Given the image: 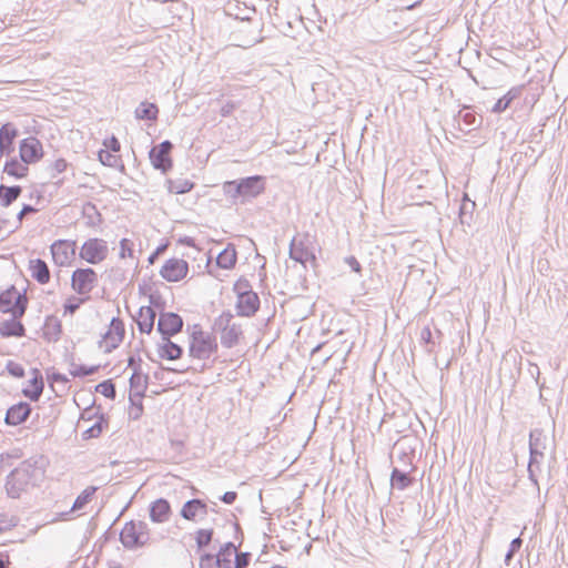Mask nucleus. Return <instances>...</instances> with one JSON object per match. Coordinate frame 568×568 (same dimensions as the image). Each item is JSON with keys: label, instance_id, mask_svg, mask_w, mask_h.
<instances>
[{"label": "nucleus", "instance_id": "1", "mask_svg": "<svg viewBox=\"0 0 568 568\" xmlns=\"http://www.w3.org/2000/svg\"><path fill=\"white\" fill-rule=\"evenodd\" d=\"M45 458L32 456L16 467L6 480V491L10 498H19L29 486H37L44 477Z\"/></svg>", "mask_w": 568, "mask_h": 568}, {"label": "nucleus", "instance_id": "2", "mask_svg": "<svg viewBox=\"0 0 568 568\" xmlns=\"http://www.w3.org/2000/svg\"><path fill=\"white\" fill-rule=\"evenodd\" d=\"M547 448V436L541 428H534L529 433V463L528 477L538 485V474Z\"/></svg>", "mask_w": 568, "mask_h": 568}, {"label": "nucleus", "instance_id": "3", "mask_svg": "<svg viewBox=\"0 0 568 568\" xmlns=\"http://www.w3.org/2000/svg\"><path fill=\"white\" fill-rule=\"evenodd\" d=\"M215 335L204 332L200 325H194L190 335L189 355L197 359H209L217 352Z\"/></svg>", "mask_w": 568, "mask_h": 568}, {"label": "nucleus", "instance_id": "4", "mask_svg": "<svg viewBox=\"0 0 568 568\" xmlns=\"http://www.w3.org/2000/svg\"><path fill=\"white\" fill-rule=\"evenodd\" d=\"M150 540L148 524L142 520L128 521L120 532V541L126 549H138Z\"/></svg>", "mask_w": 568, "mask_h": 568}, {"label": "nucleus", "instance_id": "5", "mask_svg": "<svg viewBox=\"0 0 568 568\" xmlns=\"http://www.w3.org/2000/svg\"><path fill=\"white\" fill-rule=\"evenodd\" d=\"M288 254L292 260L301 263L303 266H305L307 262H312L314 265L316 264V256L308 234H304L300 239L293 237L290 243Z\"/></svg>", "mask_w": 568, "mask_h": 568}, {"label": "nucleus", "instance_id": "6", "mask_svg": "<svg viewBox=\"0 0 568 568\" xmlns=\"http://www.w3.org/2000/svg\"><path fill=\"white\" fill-rule=\"evenodd\" d=\"M98 280V274L93 268H77L71 275V287L79 295H87L95 287Z\"/></svg>", "mask_w": 568, "mask_h": 568}, {"label": "nucleus", "instance_id": "7", "mask_svg": "<svg viewBox=\"0 0 568 568\" xmlns=\"http://www.w3.org/2000/svg\"><path fill=\"white\" fill-rule=\"evenodd\" d=\"M108 244L102 239H89L85 241L80 250V257L90 264H99L108 256Z\"/></svg>", "mask_w": 568, "mask_h": 568}, {"label": "nucleus", "instance_id": "8", "mask_svg": "<svg viewBox=\"0 0 568 568\" xmlns=\"http://www.w3.org/2000/svg\"><path fill=\"white\" fill-rule=\"evenodd\" d=\"M172 150L173 144L169 140H165L160 144L152 146L149 152V158L153 168L160 170L162 173H166L168 171H170L173 165L171 158Z\"/></svg>", "mask_w": 568, "mask_h": 568}, {"label": "nucleus", "instance_id": "9", "mask_svg": "<svg viewBox=\"0 0 568 568\" xmlns=\"http://www.w3.org/2000/svg\"><path fill=\"white\" fill-rule=\"evenodd\" d=\"M26 314V306L19 304L16 312H13L12 317L9 320H4L0 323V335L3 338L9 337H23L26 336V327L21 322V318Z\"/></svg>", "mask_w": 568, "mask_h": 568}, {"label": "nucleus", "instance_id": "10", "mask_svg": "<svg viewBox=\"0 0 568 568\" xmlns=\"http://www.w3.org/2000/svg\"><path fill=\"white\" fill-rule=\"evenodd\" d=\"M183 318L174 312H162L158 321V332L162 339L171 338L182 332Z\"/></svg>", "mask_w": 568, "mask_h": 568}, {"label": "nucleus", "instance_id": "11", "mask_svg": "<svg viewBox=\"0 0 568 568\" xmlns=\"http://www.w3.org/2000/svg\"><path fill=\"white\" fill-rule=\"evenodd\" d=\"M125 329L124 323L119 317H113L109 325V329L102 335L100 347L104 344L105 353H111L115 349L124 338Z\"/></svg>", "mask_w": 568, "mask_h": 568}, {"label": "nucleus", "instance_id": "12", "mask_svg": "<svg viewBox=\"0 0 568 568\" xmlns=\"http://www.w3.org/2000/svg\"><path fill=\"white\" fill-rule=\"evenodd\" d=\"M242 193V204L256 199L265 191V178L262 175H251L237 179Z\"/></svg>", "mask_w": 568, "mask_h": 568}, {"label": "nucleus", "instance_id": "13", "mask_svg": "<svg viewBox=\"0 0 568 568\" xmlns=\"http://www.w3.org/2000/svg\"><path fill=\"white\" fill-rule=\"evenodd\" d=\"M19 154L24 164H34L43 158L42 143L34 136L26 138L20 142Z\"/></svg>", "mask_w": 568, "mask_h": 568}, {"label": "nucleus", "instance_id": "14", "mask_svg": "<svg viewBox=\"0 0 568 568\" xmlns=\"http://www.w3.org/2000/svg\"><path fill=\"white\" fill-rule=\"evenodd\" d=\"M50 250L54 263L59 266H64L70 264L75 256L77 242L58 240L50 246Z\"/></svg>", "mask_w": 568, "mask_h": 568}, {"label": "nucleus", "instance_id": "15", "mask_svg": "<svg viewBox=\"0 0 568 568\" xmlns=\"http://www.w3.org/2000/svg\"><path fill=\"white\" fill-rule=\"evenodd\" d=\"M236 554V547L234 542L227 541L222 545L216 555L204 552L201 556V562H210L212 560L215 561L216 568H232L233 559L232 557Z\"/></svg>", "mask_w": 568, "mask_h": 568}, {"label": "nucleus", "instance_id": "16", "mask_svg": "<svg viewBox=\"0 0 568 568\" xmlns=\"http://www.w3.org/2000/svg\"><path fill=\"white\" fill-rule=\"evenodd\" d=\"M189 273V263L181 258L168 260L161 271V276L168 282H179L186 277Z\"/></svg>", "mask_w": 568, "mask_h": 568}, {"label": "nucleus", "instance_id": "17", "mask_svg": "<svg viewBox=\"0 0 568 568\" xmlns=\"http://www.w3.org/2000/svg\"><path fill=\"white\" fill-rule=\"evenodd\" d=\"M209 505L199 498H193L184 503L180 510V516L189 521H196L204 519L209 514Z\"/></svg>", "mask_w": 568, "mask_h": 568}, {"label": "nucleus", "instance_id": "18", "mask_svg": "<svg viewBox=\"0 0 568 568\" xmlns=\"http://www.w3.org/2000/svg\"><path fill=\"white\" fill-rule=\"evenodd\" d=\"M19 304L28 308V297L19 293L13 286L0 294V312L13 314Z\"/></svg>", "mask_w": 568, "mask_h": 568}, {"label": "nucleus", "instance_id": "19", "mask_svg": "<svg viewBox=\"0 0 568 568\" xmlns=\"http://www.w3.org/2000/svg\"><path fill=\"white\" fill-rule=\"evenodd\" d=\"M32 413V407L27 402H20L7 409L4 423L8 426H19L27 422Z\"/></svg>", "mask_w": 568, "mask_h": 568}, {"label": "nucleus", "instance_id": "20", "mask_svg": "<svg viewBox=\"0 0 568 568\" xmlns=\"http://www.w3.org/2000/svg\"><path fill=\"white\" fill-rule=\"evenodd\" d=\"M236 298L235 308L239 316L252 317L260 308V297L255 292L245 295L242 293V295Z\"/></svg>", "mask_w": 568, "mask_h": 568}, {"label": "nucleus", "instance_id": "21", "mask_svg": "<svg viewBox=\"0 0 568 568\" xmlns=\"http://www.w3.org/2000/svg\"><path fill=\"white\" fill-rule=\"evenodd\" d=\"M19 135L17 126L7 122L0 128V152L9 156L14 151V141Z\"/></svg>", "mask_w": 568, "mask_h": 568}, {"label": "nucleus", "instance_id": "22", "mask_svg": "<svg viewBox=\"0 0 568 568\" xmlns=\"http://www.w3.org/2000/svg\"><path fill=\"white\" fill-rule=\"evenodd\" d=\"M149 511L151 520L156 524L166 523L172 515L171 505L165 498L151 503Z\"/></svg>", "mask_w": 568, "mask_h": 568}, {"label": "nucleus", "instance_id": "23", "mask_svg": "<svg viewBox=\"0 0 568 568\" xmlns=\"http://www.w3.org/2000/svg\"><path fill=\"white\" fill-rule=\"evenodd\" d=\"M415 467L399 468L394 467L390 474V485L398 490H405L413 485L414 478L409 475Z\"/></svg>", "mask_w": 568, "mask_h": 568}, {"label": "nucleus", "instance_id": "24", "mask_svg": "<svg viewBox=\"0 0 568 568\" xmlns=\"http://www.w3.org/2000/svg\"><path fill=\"white\" fill-rule=\"evenodd\" d=\"M44 382L43 376L38 368L32 369V378L30 379V387L23 388L22 394L24 397L32 402H38L43 393Z\"/></svg>", "mask_w": 568, "mask_h": 568}, {"label": "nucleus", "instance_id": "25", "mask_svg": "<svg viewBox=\"0 0 568 568\" xmlns=\"http://www.w3.org/2000/svg\"><path fill=\"white\" fill-rule=\"evenodd\" d=\"M156 312L152 306H142L135 320L139 331L142 334H150L153 329Z\"/></svg>", "mask_w": 568, "mask_h": 568}, {"label": "nucleus", "instance_id": "26", "mask_svg": "<svg viewBox=\"0 0 568 568\" xmlns=\"http://www.w3.org/2000/svg\"><path fill=\"white\" fill-rule=\"evenodd\" d=\"M184 349L179 344L171 341V338L162 339L158 344V354L162 359L176 361L183 356Z\"/></svg>", "mask_w": 568, "mask_h": 568}, {"label": "nucleus", "instance_id": "27", "mask_svg": "<svg viewBox=\"0 0 568 568\" xmlns=\"http://www.w3.org/2000/svg\"><path fill=\"white\" fill-rule=\"evenodd\" d=\"M42 331L44 339L49 343H57L62 335V323L54 315L47 316Z\"/></svg>", "mask_w": 568, "mask_h": 568}, {"label": "nucleus", "instance_id": "28", "mask_svg": "<svg viewBox=\"0 0 568 568\" xmlns=\"http://www.w3.org/2000/svg\"><path fill=\"white\" fill-rule=\"evenodd\" d=\"M220 335L222 346L225 348H232L236 346L240 343V339L243 337L242 325L234 323L224 332L220 333Z\"/></svg>", "mask_w": 568, "mask_h": 568}, {"label": "nucleus", "instance_id": "29", "mask_svg": "<svg viewBox=\"0 0 568 568\" xmlns=\"http://www.w3.org/2000/svg\"><path fill=\"white\" fill-rule=\"evenodd\" d=\"M29 270L32 278L39 284H47L50 282V270L45 261L41 258L31 260Z\"/></svg>", "mask_w": 568, "mask_h": 568}, {"label": "nucleus", "instance_id": "30", "mask_svg": "<svg viewBox=\"0 0 568 568\" xmlns=\"http://www.w3.org/2000/svg\"><path fill=\"white\" fill-rule=\"evenodd\" d=\"M396 454L398 462L402 464L403 468H410L413 466L414 459V449L410 446H405V438L398 440L393 447V455Z\"/></svg>", "mask_w": 568, "mask_h": 568}, {"label": "nucleus", "instance_id": "31", "mask_svg": "<svg viewBox=\"0 0 568 568\" xmlns=\"http://www.w3.org/2000/svg\"><path fill=\"white\" fill-rule=\"evenodd\" d=\"M237 262V253L234 244H227V246L220 252L216 257V265L223 270H232L235 267Z\"/></svg>", "mask_w": 568, "mask_h": 568}, {"label": "nucleus", "instance_id": "32", "mask_svg": "<svg viewBox=\"0 0 568 568\" xmlns=\"http://www.w3.org/2000/svg\"><path fill=\"white\" fill-rule=\"evenodd\" d=\"M521 91H523V87L511 88L504 97H501L500 99H498L496 101L491 111L494 113H501V112L506 111L510 106L511 102L515 99L519 98V95L521 94Z\"/></svg>", "mask_w": 568, "mask_h": 568}, {"label": "nucleus", "instance_id": "33", "mask_svg": "<svg viewBox=\"0 0 568 568\" xmlns=\"http://www.w3.org/2000/svg\"><path fill=\"white\" fill-rule=\"evenodd\" d=\"M0 205L3 207L10 206L22 193V187L20 185L7 186L4 184H0Z\"/></svg>", "mask_w": 568, "mask_h": 568}, {"label": "nucleus", "instance_id": "34", "mask_svg": "<svg viewBox=\"0 0 568 568\" xmlns=\"http://www.w3.org/2000/svg\"><path fill=\"white\" fill-rule=\"evenodd\" d=\"M476 207V203L471 201L465 193L462 204L459 206V221L463 225L470 226L473 223V214Z\"/></svg>", "mask_w": 568, "mask_h": 568}, {"label": "nucleus", "instance_id": "35", "mask_svg": "<svg viewBox=\"0 0 568 568\" xmlns=\"http://www.w3.org/2000/svg\"><path fill=\"white\" fill-rule=\"evenodd\" d=\"M28 164L13 158L8 160L4 164L3 172L16 179H22L28 174Z\"/></svg>", "mask_w": 568, "mask_h": 568}, {"label": "nucleus", "instance_id": "36", "mask_svg": "<svg viewBox=\"0 0 568 568\" xmlns=\"http://www.w3.org/2000/svg\"><path fill=\"white\" fill-rule=\"evenodd\" d=\"M158 105L148 101L141 102L135 109V116L140 120L155 121L158 119Z\"/></svg>", "mask_w": 568, "mask_h": 568}, {"label": "nucleus", "instance_id": "37", "mask_svg": "<svg viewBox=\"0 0 568 568\" xmlns=\"http://www.w3.org/2000/svg\"><path fill=\"white\" fill-rule=\"evenodd\" d=\"M129 382H130V392H138V393L144 395V393L148 388L149 376L143 375L140 369V365H138V367L134 368V372L131 375Z\"/></svg>", "mask_w": 568, "mask_h": 568}, {"label": "nucleus", "instance_id": "38", "mask_svg": "<svg viewBox=\"0 0 568 568\" xmlns=\"http://www.w3.org/2000/svg\"><path fill=\"white\" fill-rule=\"evenodd\" d=\"M108 426H109L108 418H105L104 415L101 414V415H99V417L94 422V424L91 425L90 427H88L82 433V438L85 440L91 439V438H98Z\"/></svg>", "mask_w": 568, "mask_h": 568}, {"label": "nucleus", "instance_id": "39", "mask_svg": "<svg viewBox=\"0 0 568 568\" xmlns=\"http://www.w3.org/2000/svg\"><path fill=\"white\" fill-rule=\"evenodd\" d=\"M83 217L87 220L88 226H97L102 222V215L95 204L92 202L84 203L82 207Z\"/></svg>", "mask_w": 568, "mask_h": 568}, {"label": "nucleus", "instance_id": "40", "mask_svg": "<svg viewBox=\"0 0 568 568\" xmlns=\"http://www.w3.org/2000/svg\"><path fill=\"white\" fill-rule=\"evenodd\" d=\"M143 394L138 392H130L129 400L131 406L129 409V417L133 420H138L143 414Z\"/></svg>", "mask_w": 568, "mask_h": 568}, {"label": "nucleus", "instance_id": "41", "mask_svg": "<svg viewBox=\"0 0 568 568\" xmlns=\"http://www.w3.org/2000/svg\"><path fill=\"white\" fill-rule=\"evenodd\" d=\"M224 195L231 200L233 204H242V193L237 180L226 181L222 185Z\"/></svg>", "mask_w": 568, "mask_h": 568}, {"label": "nucleus", "instance_id": "42", "mask_svg": "<svg viewBox=\"0 0 568 568\" xmlns=\"http://www.w3.org/2000/svg\"><path fill=\"white\" fill-rule=\"evenodd\" d=\"M97 491V487L89 486L87 487L74 500L70 513H75L82 510L91 500L93 495Z\"/></svg>", "mask_w": 568, "mask_h": 568}, {"label": "nucleus", "instance_id": "43", "mask_svg": "<svg viewBox=\"0 0 568 568\" xmlns=\"http://www.w3.org/2000/svg\"><path fill=\"white\" fill-rule=\"evenodd\" d=\"M214 529H197L194 534L195 544L199 550L205 549L213 540Z\"/></svg>", "mask_w": 568, "mask_h": 568}, {"label": "nucleus", "instance_id": "44", "mask_svg": "<svg viewBox=\"0 0 568 568\" xmlns=\"http://www.w3.org/2000/svg\"><path fill=\"white\" fill-rule=\"evenodd\" d=\"M193 187H194V183L189 180L179 179V180H174V181L173 180L169 181V192L170 193L184 194V193L192 191Z\"/></svg>", "mask_w": 568, "mask_h": 568}, {"label": "nucleus", "instance_id": "45", "mask_svg": "<svg viewBox=\"0 0 568 568\" xmlns=\"http://www.w3.org/2000/svg\"><path fill=\"white\" fill-rule=\"evenodd\" d=\"M233 320L234 315L230 311H224L219 317L214 320L213 329L222 333L235 323Z\"/></svg>", "mask_w": 568, "mask_h": 568}, {"label": "nucleus", "instance_id": "46", "mask_svg": "<svg viewBox=\"0 0 568 568\" xmlns=\"http://www.w3.org/2000/svg\"><path fill=\"white\" fill-rule=\"evenodd\" d=\"M99 368H100V365L85 366V365L72 364V368L70 369V374L73 377H85V376L94 375L95 373H98Z\"/></svg>", "mask_w": 568, "mask_h": 568}, {"label": "nucleus", "instance_id": "47", "mask_svg": "<svg viewBox=\"0 0 568 568\" xmlns=\"http://www.w3.org/2000/svg\"><path fill=\"white\" fill-rule=\"evenodd\" d=\"M95 390L109 399H114L116 396L115 384L112 379L101 382L95 386Z\"/></svg>", "mask_w": 568, "mask_h": 568}, {"label": "nucleus", "instance_id": "48", "mask_svg": "<svg viewBox=\"0 0 568 568\" xmlns=\"http://www.w3.org/2000/svg\"><path fill=\"white\" fill-rule=\"evenodd\" d=\"M98 156L103 165L110 168L118 166V163L120 161L119 156L114 155L112 152L108 150H100Z\"/></svg>", "mask_w": 568, "mask_h": 568}, {"label": "nucleus", "instance_id": "49", "mask_svg": "<svg viewBox=\"0 0 568 568\" xmlns=\"http://www.w3.org/2000/svg\"><path fill=\"white\" fill-rule=\"evenodd\" d=\"M19 523L16 516H9L8 514L0 513V534L11 530Z\"/></svg>", "mask_w": 568, "mask_h": 568}, {"label": "nucleus", "instance_id": "50", "mask_svg": "<svg viewBox=\"0 0 568 568\" xmlns=\"http://www.w3.org/2000/svg\"><path fill=\"white\" fill-rule=\"evenodd\" d=\"M233 291L236 294V297L242 295V292L244 295L254 292L248 280L245 277H241L234 283Z\"/></svg>", "mask_w": 568, "mask_h": 568}, {"label": "nucleus", "instance_id": "51", "mask_svg": "<svg viewBox=\"0 0 568 568\" xmlns=\"http://www.w3.org/2000/svg\"><path fill=\"white\" fill-rule=\"evenodd\" d=\"M420 341L428 353L434 351L435 342L433 341V333L428 326L424 327L420 332Z\"/></svg>", "mask_w": 568, "mask_h": 568}, {"label": "nucleus", "instance_id": "52", "mask_svg": "<svg viewBox=\"0 0 568 568\" xmlns=\"http://www.w3.org/2000/svg\"><path fill=\"white\" fill-rule=\"evenodd\" d=\"M523 545V539L520 537L514 538L509 545L508 551L505 555V564L510 565L511 559L515 554L520 549Z\"/></svg>", "mask_w": 568, "mask_h": 568}, {"label": "nucleus", "instance_id": "53", "mask_svg": "<svg viewBox=\"0 0 568 568\" xmlns=\"http://www.w3.org/2000/svg\"><path fill=\"white\" fill-rule=\"evenodd\" d=\"M6 369L12 377L16 378H22L26 375L23 366L13 361H8Z\"/></svg>", "mask_w": 568, "mask_h": 568}, {"label": "nucleus", "instance_id": "54", "mask_svg": "<svg viewBox=\"0 0 568 568\" xmlns=\"http://www.w3.org/2000/svg\"><path fill=\"white\" fill-rule=\"evenodd\" d=\"M87 298H77V297H71L69 298L65 303H64V312L65 313H69V314H74L79 307L81 306V304H83L87 300Z\"/></svg>", "mask_w": 568, "mask_h": 568}, {"label": "nucleus", "instance_id": "55", "mask_svg": "<svg viewBox=\"0 0 568 568\" xmlns=\"http://www.w3.org/2000/svg\"><path fill=\"white\" fill-rule=\"evenodd\" d=\"M251 552H236L233 566H236L237 568H247L251 562Z\"/></svg>", "mask_w": 568, "mask_h": 568}, {"label": "nucleus", "instance_id": "56", "mask_svg": "<svg viewBox=\"0 0 568 568\" xmlns=\"http://www.w3.org/2000/svg\"><path fill=\"white\" fill-rule=\"evenodd\" d=\"M133 254V243L128 239H122L120 241V257L124 258L126 256H132Z\"/></svg>", "mask_w": 568, "mask_h": 568}, {"label": "nucleus", "instance_id": "57", "mask_svg": "<svg viewBox=\"0 0 568 568\" xmlns=\"http://www.w3.org/2000/svg\"><path fill=\"white\" fill-rule=\"evenodd\" d=\"M48 381H49V383L51 384L52 387H53L54 384H61L62 386H65L68 384V382H69L67 376L61 374V373H59V372H54L51 375H49L48 376Z\"/></svg>", "mask_w": 568, "mask_h": 568}, {"label": "nucleus", "instance_id": "58", "mask_svg": "<svg viewBox=\"0 0 568 568\" xmlns=\"http://www.w3.org/2000/svg\"><path fill=\"white\" fill-rule=\"evenodd\" d=\"M38 210L30 205V204H23L21 211L18 213L17 215V221H18V225L17 227H19L21 224H22V221H23V217L24 215H28V214H33L36 213Z\"/></svg>", "mask_w": 568, "mask_h": 568}, {"label": "nucleus", "instance_id": "59", "mask_svg": "<svg viewBox=\"0 0 568 568\" xmlns=\"http://www.w3.org/2000/svg\"><path fill=\"white\" fill-rule=\"evenodd\" d=\"M68 168V162L64 160V159H58L54 161V163L52 164V171L54 173H52V178H55L57 174H60L62 172H64Z\"/></svg>", "mask_w": 568, "mask_h": 568}, {"label": "nucleus", "instance_id": "60", "mask_svg": "<svg viewBox=\"0 0 568 568\" xmlns=\"http://www.w3.org/2000/svg\"><path fill=\"white\" fill-rule=\"evenodd\" d=\"M344 262L351 267V270L357 274L362 273V265L357 258L353 255L346 256Z\"/></svg>", "mask_w": 568, "mask_h": 568}, {"label": "nucleus", "instance_id": "61", "mask_svg": "<svg viewBox=\"0 0 568 568\" xmlns=\"http://www.w3.org/2000/svg\"><path fill=\"white\" fill-rule=\"evenodd\" d=\"M98 417H99L98 409H95L93 407H88L82 412L80 422H90L93 418L98 419Z\"/></svg>", "mask_w": 568, "mask_h": 568}, {"label": "nucleus", "instance_id": "62", "mask_svg": "<svg viewBox=\"0 0 568 568\" xmlns=\"http://www.w3.org/2000/svg\"><path fill=\"white\" fill-rule=\"evenodd\" d=\"M236 104L233 101H227L222 108H221V115L222 116H229L233 113L235 110Z\"/></svg>", "mask_w": 568, "mask_h": 568}, {"label": "nucleus", "instance_id": "63", "mask_svg": "<svg viewBox=\"0 0 568 568\" xmlns=\"http://www.w3.org/2000/svg\"><path fill=\"white\" fill-rule=\"evenodd\" d=\"M237 498V493L236 491H226L224 493L220 499L224 503V504H227V505H232L234 504V501L236 500Z\"/></svg>", "mask_w": 568, "mask_h": 568}, {"label": "nucleus", "instance_id": "64", "mask_svg": "<svg viewBox=\"0 0 568 568\" xmlns=\"http://www.w3.org/2000/svg\"><path fill=\"white\" fill-rule=\"evenodd\" d=\"M105 145L108 146V151L110 152H118L120 151V142L116 138L112 136L108 143H105Z\"/></svg>", "mask_w": 568, "mask_h": 568}]
</instances>
